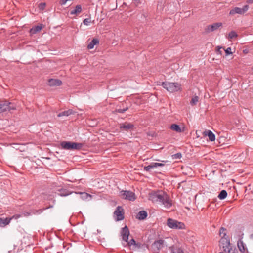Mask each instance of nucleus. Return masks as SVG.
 <instances>
[{"mask_svg":"<svg viewBox=\"0 0 253 253\" xmlns=\"http://www.w3.org/2000/svg\"><path fill=\"white\" fill-rule=\"evenodd\" d=\"M207 134H205L206 135H207L209 137V139L211 141H213L215 140V135L210 130H208L206 132Z\"/></svg>","mask_w":253,"mask_h":253,"instance_id":"obj_25","label":"nucleus"},{"mask_svg":"<svg viewBox=\"0 0 253 253\" xmlns=\"http://www.w3.org/2000/svg\"><path fill=\"white\" fill-rule=\"evenodd\" d=\"M227 196V193L226 190H222L219 194L218 197L220 200L224 199Z\"/></svg>","mask_w":253,"mask_h":253,"instance_id":"obj_28","label":"nucleus"},{"mask_svg":"<svg viewBox=\"0 0 253 253\" xmlns=\"http://www.w3.org/2000/svg\"><path fill=\"white\" fill-rule=\"evenodd\" d=\"M226 229L224 227L220 228V231H219V234L221 237H227L226 236Z\"/></svg>","mask_w":253,"mask_h":253,"instance_id":"obj_31","label":"nucleus"},{"mask_svg":"<svg viewBox=\"0 0 253 253\" xmlns=\"http://www.w3.org/2000/svg\"><path fill=\"white\" fill-rule=\"evenodd\" d=\"M48 84L50 86H59L62 84V81L59 79H50L48 80Z\"/></svg>","mask_w":253,"mask_h":253,"instance_id":"obj_14","label":"nucleus"},{"mask_svg":"<svg viewBox=\"0 0 253 253\" xmlns=\"http://www.w3.org/2000/svg\"><path fill=\"white\" fill-rule=\"evenodd\" d=\"M226 249H228V253H237V251L235 248H232L231 246L227 247Z\"/></svg>","mask_w":253,"mask_h":253,"instance_id":"obj_33","label":"nucleus"},{"mask_svg":"<svg viewBox=\"0 0 253 253\" xmlns=\"http://www.w3.org/2000/svg\"><path fill=\"white\" fill-rule=\"evenodd\" d=\"M164 165V164L159 163V167H162Z\"/></svg>","mask_w":253,"mask_h":253,"instance_id":"obj_47","label":"nucleus"},{"mask_svg":"<svg viewBox=\"0 0 253 253\" xmlns=\"http://www.w3.org/2000/svg\"><path fill=\"white\" fill-rule=\"evenodd\" d=\"M222 23L221 22H217L212 25H210L205 28V31L206 33H209L211 32L217 30L219 28L222 27Z\"/></svg>","mask_w":253,"mask_h":253,"instance_id":"obj_8","label":"nucleus"},{"mask_svg":"<svg viewBox=\"0 0 253 253\" xmlns=\"http://www.w3.org/2000/svg\"><path fill=\"white\" fill-rule=\"evenodd\" d=\"M172 241L170 237L165 238V239H159V249L164 246H168L169 245V243Z\"/></svg>","mask_w":253,"mask_h":253,"instance_id":"obj_13","label":"nucleus"},{"mask_svg":"<svg viewBox=\"0 0 253 253\" xmlns=\"http://www.w3.org/2000/svg\"><path fill=\"white\" fill-rule=\"evenodd\" d=\"M173 157L175 159H180L182 157V155L180 153H177L173 155Z\"/></svg>","mask_w":253,"mask_h":253,"instance_id":"obj_38","label":"nucleus"},{"mask_svg":"<svg viewBox=\"0 0 253 253\" xmlns=\"http://www.w3.org/2000/svg\"><path fill=\"white\" fill-rule=\"evenodd\" d=\"M10 220H11V218H6L3 219V218H0V226L4 227L6 225L9 224V223H10Z\"/></svg>","mask_w":253,"mask_h":253,"instance_id":"obj_23","label":"nucleus"},{"mask_svg":"<svg viewBox=\"0 0 253 253\" xmlns=\"http://www.w3.org/2000/svg\"><path fill=\"white\" fill-rule=\"evenodd\" d=\"M42 24L33 27L30 30V33L31 35L35 34L36 33L40 32L42 30Z\"/></svg>","mask_w":253,"mask_h":253,"instance_id":"obj_17","label":"nucleus"},{"mask_svg":"<svg viewBox=\"0 0 253 253\" xmlns=\"http://www.w3.org/2000/svg\"><path fill=\"white\" fill-rule=\"evenodd\" d=\"M114 214L116 215V221L122 220L124 218V209L121 206H118L115 210Z\"/></svg>","mask_w":253,"mask_h":253,"instance_id":"obj_9","label":"nucleus"},{"mask_svg":"<svg viewBox=\"0 0 253 253\" xmlns=\"http://www.w3.org/2000/svg\"><path fill=\"white\" fill-rule=\"evenodd\" d=\"M82 196V198L83 199H87L88 197H90L91 198V195H90L89 194H88L86 192H81L80 193Z\"/></svg>","mask_w":253,"mask_h":253,"instance_id":"obj_32","label":"nucleus"},{"mask_svg":"<svg viewBox=\"0 0 253 253\" xmlns=\"http://www.w3.org/2000/svg\"><path fill=\"white\" fill-rule=\"evenodd\" d=\"M147 215V212L145 211H141L138 213L136 216V218L140 220H144L146 218Z\"/></svg>","mask_w":253,"mask_h":253,"instance_id":"obj_16","label":"nucleus"},{"mask_svg":"<svg viewBox=\"0 0 253 253\" xmlns=\"http://www.w3.org/2000/svg\"><path fill=\"white\" fill-rule=\"evenodd\" d=\"M20 216H21V215H19V214H16V215H14L13 216V218H15V219H17L19 217H20Z\"/></svg>","mask_w":253,"mask_h":253,"instance_id":"obj_44","label":"nucleus"},{"mask_svg":"<svg viewBox=\"0 0 253 253\" xmlns=\"http://www.w3.org/2000/svg\"><path fill=\"white\" fill-rule=\"evenodd\" d=\"M91 22V20L90 18H86V19H84L83 21V23L85 25H87V26L89 25Z\"/></svg>","mask_w":253,"mask_h":253,"instance_id":"obj_34","label":"nucleus"},{"mask_svg":"<svg viewBox=\"0 0 253 253\" xmlns=\"http://www.w3.org/2000/svg\"><path fill=\"white\" fill-rule=\"evenodd\" d=\"M143 246V244H141V243H136L134 246L135 248L140 249V248H141Z\"/></svg>","mask_w":253,"mask_h":253,"instance_id":"obj_39","label":"nucleus"},{"mask_svg":"<svg viewBox=\"0 0 253 253\" xmlns=\"http://www.w3.org/2000/svg\"><path fill=\"white\" fill-rule=\"evenodd\" d=\"M167 225L170 228L173 229H183L185 228V224L172 218L167 219Z\"/></svg>","mask_w":253,"mask_h":253,"instance_id":"obj_4","label":"nucleus"},{"mask_svg":"<svg viewBox=\"0 0 253 253\" xmlns=\"http://www.w3.org/2000/svg\"><path fill=\"white\" fill-rule=\"evenodd\" d=\"M163 147H161L159 148V149H163Z\"/></svg>","mask_w":253,"mask_h":253,"instance_id":"obj_50","label":"nucleus"},{"mask_svg":"<svg viewBox=\"0 0 253 253\" xmlns=\"http://www.w3.org/2000/svg\"><path fill=\"white\" fill-rule=\"evenodd\" d=\"M219 242L220 247H222L224 251H226L227 247L230 246V240L228 237H221Z\"/></svg>","mask_w":253,"mask_h":253,"instance_id":"obj_11","label":"nucleus"},{"mask_svg":"<svg viewBox=\"0 0 253 253\" xmlns=\"http://www.w3.org/2000/svg\"><path fill=\"white\" fill-rule=\"evenodd\" d=\"M249 8V6L248 5L244 6L243 8L234 7L230 11L229 14L230 15H234L235 14L243 15L248 10Z\"/></svg>","mask_w":253,"mask_h":253,"instance_id":"obj_7","label":"nucleus"},{"mask_svg":"<svg viewBox=\"0 0 253 253\" xmlns=\"http://www.w3.org/2000/svg\"><path fill=\"white\" fill-rule=\"evenodd\" d=\"M226 53V55H228L232 53L231 48L230 47L227 48L226 49H224Z\"/></svg>","mask_w":253,"mask_h":253,"instance_id":"obj_37","label":"nucleus"},{"mask_svg":"<svg viewBox=\"0 0 253 253\" xmlns=\"http://www.w3.org/2000/svg\"><path fill=\"white\" fill-rule=\"evenodd\" d=\"M76 112L75 111H74L72 109H69L67 111H63V112H62L61 113H60L59 114H58L57 115V116L58 117H62V116H68L71 114H74Z\"/></svg>","mask_w":253,"mask_h":253,"instance_id":"obj_19","label":"nucleus"},{"mask_svg":"<svg viewBox=\"0 0 253 253\" xmlns=\"http://www.w3.org/2000/svg\"><path fill=\"white\" fill-rule=\"evenodd\" d=\"M58 191L59 192L58 194L61 196H66L73 193L70 192L68 190L65 189H59Z\"/></svg>","mask_w":253,"mask_h":253,"instance_id":"obj_24","label":"nucleus"},{"mask_svg":"<svg viewBox=\"0 0 253 253\" xmlns=\"http://www.w3.org/2000/svg\"><path fill=\"white\" fill-rule=\"evenodd\" d=\"M82 6L81 5H77L76 6L74 10L71 11V15H78L82 12Z\"/></svg>","mask_w":253,"mask_h":253,"instance_id":"obj_21","label":"nucleus"},{"mask_svg":"<svg viewBox=\"0 0 253 253\" xmlns=\"http://www.w3.org/2000/svg\"><path fill=\"white\" fill-rule=\"evenodd\" d=\"M169 248L172 253H184L183 250L177 246H169Z\"/></svg>","mask_w":253,"mask_h":253,"instance_id":"obj_20","label":"nucleus"},{"mask_svg":"<svg viewBox=\"0 0 253 253\" xmlns=\"http://www.w3.org/2000/svg\"><path fill=\"white\" fill-rule=\"evenodd\" d=\"M99 41L97 39H93L88 44L87 48L89 49H91L93 48L95 45L98 44Z\"/></svg>","mask_w":253,"mask_h":253,"instance_id":"obj_22","label":"nucleus"},{"mask_svg":"<svg viewBox=\"0 0 253 253\" xmlns=\"http://www.w3.org/2000/svg\"><path fill=\"white\" fill-rule=\"evenodd\" d=\"M120 193L122 199L131 201H134L136 199L135 193L131 191L122 190Z\"/></svg>","mask_w":253,"mask_h":253,"instance_id":"obj_6","label":"nucleus"},{"mask_svg":"<svg viewBox=\"0 0 253 253\" xmlns=\"http://www.w3.org/2000/svg\"><path fill=\"white\" fill-rule=\"evenodd\" d=\"M121 235L123 240L126 242H127L129 235V231L126 226L122 228Z\"/></svg>","mask_w":253,"mask_h":253,"instance_id":"obj_12","label":"nucleus"},{"mask_svg":"<svg viewBox=\"0 0 253 253\" xmlns=\"http://www.w3.org/2000/svg\"><path fill=\"white\" fill-rule=\"evenodd\" d=\"M16 109V105L8 101L0 102V113Z\"/></svg>","mask_w":253,"mask_h":253,"instance_id":"obj_5","label":"nucleus"},{"mask_svg":"<svg viewBox=\"0 0 253 253\" xmlns=\"http://www.w3.org/2000/svg\"><path fill=\"white\" fill-rule=\"evenodd\" d=\"M127 109H128L127 107H126L124 109H116V112L120 113H124Z\"/></svg>","mask_w":253,"mask_h":253,"instance_id":"obj_36","label":"nucleus"},{"mask_svg":"<svg viewBox=\"0 0 253 253\" xmlns=\"http://www.w3.org/2000/svg\"><path fill=\"white\" fill-rule=\"evenodd\" d=\"M45 3H41L39 5V8L40 9H44L45 7Z\"/></svg>","mask_w":253,"mask_h":253,"instance_id":"obj_40","label":"nucleus"},{"mask_svg":"<svg viewBox=\"0 0 253 253\" xmlns=\"http://www.w3.org/2000/svg\"><path fill=\"white\" fill-rule=\"evenodd\" d=\"M159 204L166 209H169L172 205V201L165 192L159 190Z\"/></svg>","mask_w":253,"mask_h":253,"instance_id":"obj_1","label":"nucleus"},{"mask_svg":"<svg viewBox=\"0 0 253 253\" xmlns=\"http://www.w3.org/2000/svg\"><path fill=\"white\" fill-rule=\"evenodd\" d=\"M170 128L177 132H181V129L179 126L175 124H172L170 126Z\"/></svg>","mask_w":253,"mask_h":253,"instance_id":"obj_27","label":"nucleus"},{"mask_svg":"<svg viewBox=\"0 0 253 253\" xmlns=\"http://www.w3.org/2000/svg\"><path fill=\"white\" fill-rule=\"evenodd\" d=\"M219 253H224L223 252H220Z\"/></svg>","mask_w":253,"mask_h":253,"instance_id":"obj_51","label":"nucleus"},{"mask_svg":"<svg viewBox=\"0 0 253 253\" xmlns=\"http://www.w3.org/2000/svg\"><path fill=\"white\" fill-rule=\"evenodd\" d=\"M68 1H69V0H60L59 3L61 5H64Z\"/></svg>","mask_w":253,"mask_h":253,"instance_id":"obj_41","label":"nucleus"},{"mask_svg":"<svg viewBox=\"0 0 253 253\" xmlns=\"http://www.w3.org/2000/svg\"><path fill=\"white\" fill-rule=\"evenodd\" d=\"M60 145L62 149L70 150H79L81 149L83 146V144L82 143L71 141H63L60 143Z\"/></svg>","mask_w":253,"mask_h":253,"instance_id":"obj_2","label":"nucleus"},{"mask_svg":"<svg viewBox=\"0 0 253 253\" xmlns=\"http://www.w3.org/2000/svg\"><path fill=\"white\" fill-rule=\"evenodd\" d=\"M198 101H199V97L197 96H194L192 98L190 103L191 106H195L197 104V103H198Z\"/></svg>","mask_w":253,"mask_h":253,"instance_id":"obj_29","label":"nucleus"},{"mask_svg":"<svg viewBox=\"0 0 253 253\" xmlns=\"http://www.w3.org/2000/svg\"><path fill=\"white\" fill-rule=\"evenodd\" d=\"M52 207H53V206H49L48 207H47V208H45L44 209H47L52 208Z\"/></svg>","mask_w":253,"mask_h":253,"instance_id":"obj_48","label":"nucleus"},{"mask_svg":"<svg viewBox=\"0 0 253 253\" xmlns=\"http://www.w3.org/2000/svg\"><path fill=\"white\" fill-rule=\"evenodd\" d=\"M68 1H69V0H60L59 3L61 5H64Z\"/></svg>","mask_w":253,"mask_h":253,"instance_id":"obj_42","label":"nucleus"},{"mask_svg":"<svg viewBox=\"0 0 253 253\" xmlns=\"http://www.w3.org/2000/svg\"><path fill=\"white\" fill-rule=\"evenodd\" d=\"M149 200L153 203L158 201V191H153L149 193Z\"/></svg>","mask_w":253,"mask_h":253,"instance_id":"obj_15","label":"nucleus"},{"mask_svg":"<svg viewBox=\"0 0 253 253\" xmlns=\"http://www.w3.org/2000/svg\"><path fill=\"white\" fill-rule=\"evenodd\" d=\"M238 37L237 33L235 31H231L227 36V38L231 40V39L236 38Z\"/></svg>","mask_w":253,"mask_h":253,"instance_id":"obj_26","label":"nucleus"},{"mask_svg":"<svg viewBox=\"0 0 253 253\" xmlns=\"http://www.w3.org/2000/svg\"><path fill=\"white\" fill-rule=\"evenodd\" d=\"M127 243V244L128 245V246H130L131 245H133L134 246V245L136 243V242L134 240V239H131L129 241H128L126 242Z\"/></svg>","mask_w":253,"mask_h":253,"instance_id":"obj_35","label":"nucleus"},{"mask_svg":"<svg viewBox=\"0 0 253 253\" xmlns=\"http://www.w3.org/2000/svg\"><path fill=\"white\" fill-rule=\"evenodd\" d=\"M237 246L240 251L242 253H244L246 251V247L244 243H243L242 239H240L237 242Z\"/></svg>","mask_w":253,"mask_h":253,"instance_id":"obj_18","label":"nucleus"},{"mask_svg":"<svg viewBox=\"0 0 253 253\" xmlns=\"http://www.w3.org/2000/svg\"><path fill=\"white\" fill-rule=\"evenodd\" d=\"M222 47H218V48L217 49V52L219 53L220 54L221 53V51H220V50L222 49Z\"/></svg>","mask_w":253,"mask_h":253,"instance_id":"obj_45","label":"nucleus"},{"mask_svg":"<svg viewBox=\"0 0 253 253\" xmlns=\"http://www.w3.org/2000/svg\"><path fill=\"white\" fill-rule=\"evenodd\" d=\"M162 85L164 88L171 92L177 91L181 89V84L178 83L165 82L162 83Z\"/></svg>","mask_w":253,"mask_h":253,"instance_id":"obj_3","label":"nucleus"},{"mask_svg":"<svg viewBox=\"0 0 253 253\" xmlns=\"http://www.w3.org/2000/svg\"><path fill=\"white\" fill-rule=\"evenodd\" d=\"M158 243V241H155L152 244V247L153 248L157 247V244Z\"/></svg>","mask_w":253,"mask_h":253,"instance_id":"obj_43","label":"nucleus"},{"mask_svg":"<svg viewBox=\"0 0 253 253\" xmlns=\"http://www.w3.org/2000/svg\"><path fill=\"white\" fill-rule=\"evenodd\" d=\"M250 238H251V239H252V240H253V234H251V235H250Z\"/></svg>","mask_w":253,"mask_h":253,"instance_id":"obj_49","label":"nucleus"},{"mask_svg":"<svg viewBox=\"0 0 253 253\" xmlns=\"http://www.w3.org/2000/svg\"><path fill=\"white\" fill-rule=\"evenodd\" d=\"M134 128V125L133 124L126 122L124 123L121 124L120 125V128L121 130H124L126 131L132 130Z\"/></svg>","mask_w":253,"mask_h":253,"instance_id":"obj_10","label":"nucleus"},{"mask_svg":"<svg viewBox=\"0 0 253 253\" xmlns=\"http://www.w3.org/2000/svg\"><path fill=\"white\" fill-rule=\"evenodd\" d=\"M247 2L248 3H253V0H247Z\"/></svg>","mask_w":253,"mask_h":253,"instance_id":"obj_46","label":"nucleus"},{"mask_svg":"<svg viewBox=\"0 0 253 253\" xmlns=\"http://www.w3.org/2000/svg\"><path fill=\"white\" fill-rule=\"evenodd\" d=\"M158 166V163H155L154 165H149L144 167V169L146 171H149L150 169L157 167Z\"/></svg>","mask_w":253,"mask_h":253,"instance_id":"obj_30","label":"nucleus"}]
</instances>
